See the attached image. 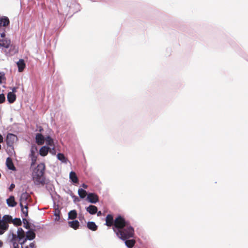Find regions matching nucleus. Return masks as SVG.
<instances>
[{
  "label": "nucleus",
  "mask_w": 248,
  "mask_h": 248,
  "mask_svg": "<svg viewBox=\"0 0 248 248\" xmlns=\"http://www.w3.org/2000/svg\"><path fill=\"white\" fill-rule=\"evenodd\" d=\"M11 242L12 243L13 245L15 243L16 244H19L18 243V237L16 236V235L13 233L12 234V237L11 239Z\"/></svg>",
  "instance_id": "28"
},
{
  "label": "nucleus",
  "mask_w": 248,
  "mask_h": 248,
  "mask_svg": "<svg viewBox=\"0 0 248 248\" xmlns=\"http://www.w3.org/2000/svg\"><path fill=\"white\" fill-rule=\"evenodd\" d=\"M81 186H82L83 188H85V189H86V188H88V186H87L86 184H83L81 185Z\"/></svg>",
  "instance_id": "40"
},
{
  "label": "nucleus",
  "mask_w": 248,
  "mask_h": 248,
  "mask_svg": "<svg viewBox=\"0 0 248 248\" xmlns=\"http://www.w3.org/2000/svg\"><path fill=\"white\" fill-rule=\"evenodd\" d=\"M70 179L71 180L72 182L74 183H77L78 181V178L76 174V173L74 171H71L69 174Z\"/></svg>",
  "instance_id": "21"
},
{
  "label": "nucleus",
  "mask_w": 248,
  "mask_h": 248,
  "mask_svg": "<svg viewBox=\"0 0 248 248\" xmlns=\"http://www.w3.org/2000/svg\"><path fill=\"white\" fill-rule=\"evenodd\" d=\"M3 141V138L2 135L0 134V143H2Z\"/></svg>",
  "instance_id": "41"
},
{
  "label": "nucleus",
  "mask_w": 248,
  "mask_h": 248,
  "mask_svg": "<svg viewBox=\"0 0 248 248\" xmlns=\"http://www.w3.org/2000/svg\"><path fill=\"white\" fill-rule=\"evenodd\" d=\"M22 248H29L28 246H24L23 245L21 246Z\"/></svg>",
  "instance_id": "44"
},
{
  "label": "nucleus",
  "mask_w": 248,
  "mask_h": 248,
  "mask_svg": "<svg viewBox=\"0 0 248 248\" xmlns=\"http://www.w3.org/2000/svg\"><path fill=\"white\" fill-rule=\"evenodd\" d=\"M45 170V165L44 163H40L34 169L32 173V178L35 185L44 184L45 178L44 174Z\"/></svg>",
  "instance_id": "1"
},
{
  "label": "nucleus",
  "mask_w": 248,
  "mask_h": 248,
  "mask_svg": "<svg viewBox=\"0 0 248 248\" xmlns=\"http://www.w3.org/2000/svg\"><path fill=\"white\" fill-rule=\"evenodd\" d=\"M17 140V137L13 134L9 133L6 137V143L8 146H12L16 141Z\"/></svg>",
  "instance_id": "6"
},
{
  "label": "nucleus",
  "mask_w": 248,
  "mask_h": 248,
  "mask_svg": "<svg viewBox=\"0 0 248 248\" xmlns=\"http://www.w3.org/2000/svg\"><path fill=\"white\" fill-rule=\"evenodd\" d=\"M4 52L5 53L6 55L8 54V52L6 50H4Z\"/></svg>",
  "instance_id": "47"
},
{
  "label": "nucleus",
  "mask_w": 248,
  "mask_h": 248,
  "mask_svg": "<svg viewBox=\"0 0 248 248\" xmlns=\"http://www.w3.org/2000/svg\"><path fill=\"white\" fill-rule=\"evenodd\" d=\"M12 222L16 226H20L22 224L20 219L17 218H15Z\"/></svg>",
  "instance_id": "31"
},
{
  "label": "nucleus",
  "mask_w": 248,
  "mask_h": 248,
  "mask_svg": "<svg viewBox=\"0 0 248 248\" xmlns=\"http://www.w3.org/2000/svg\"><path fill=\"white\" fill-rule=\"evenodd\" d=\"M87 200L92 203H95L99 201L98 196L93 193H90L87 195Z\"/></svg>",
  "instance_id": "8"
},
{
  "label": "nucleus",
  "mask_w": 248,
  "mask_h": 248,
  "mask_svg": "<svg viewBox=\"0 0 248 248\" xmlns=\"http://www.w3.org/2000/svg\"><path fill=\"white\" fill-rule=\"evenodd\" d=\"M129 224V222L125 221V219L123 217L121 216H118L114 219L113 230L115 232V231H116V230H120Z\"/></svg>",
  "instance_id": "3"
},
{
  "label": "nucleus",
  "mask_w": 248,
  "mask_h": 248,
  "mask_svg": "<svg viewBox=\"0 0 248 248\" xmlns=\"http://www.w3.org/2000/svg\"><path fill=\"white\" fill-rule=\"evenodd\" d=\"M30 196L27 192L23 193L20 199V205L21 207L24 206V205H28L27 204V201L29 199Z\"/></svg>",
  "instance_id": "7"
},
{
  "label": "nucleus",
  "mask_w": 248,
  "mask_h": 248,
  "mask_svg": "<svg viewBox=\"0 0 248 248\" xmlns=\"http://www.w3.org/2000/svg\"><path fill=\"white\" fill-rule=\"evenodd\" d=\"M57 158L59 160L62 161V162L66 163L67 161V159L65 157L64 155L62 153H59L57 155Z\"/></svg>",
  "instance_id": "27"
},
{
  "label": "nucleus",
  "mask_w": 248,
  "mask_h": 248,
  "mask_svg": "<svg viewBox=\"0 0 248 248\" xmlns=\"http://www.w3.org/2000/svg\"><path fill=\"white\" fill-rule=\"evenodd\" d=\"M97 216L99 217V216H101L102 215V212L101 211H99L98 212L97 211Z\"/></svg>",
  "instance_id": "43"
},
{
  "label": "nucleus",
  "mask_w": 248,
  "mask_h": 248,
  "mask_svg": "<svg viewBox=\"0 0 248 248\" xmlns=\"http://www.w3.org/2000/svg\"><path fill=\"white\" fill-rule=\"evenodd\" d=\"M45 140L44 137L41 134H36L35 140L36 142L38 145H40L43 144L44 143Z\"/></svg>",
  "instance_id": "10"
},
{
  "label": "nucleus",
  "mask_w": 248,
  "mask_h": 248,
  "mask_svg": "<svg viewBox=\"0 0 248 248\" xmlns=\"http://www.w3.org/2000/svg\"><path fill=\"white\" fill-rule=\"evenodd\" d=\"M16 236L18 237V241H20L22 239L24 238L25 235L23 230L22 228H18L17 230V234Z\"/></svg>",
  "instance_id": "20"
},
{
  "label": "nucleus",
  "mask_w": 248,
  "mask_h": 248,
  "mask_svg": "<svg viewBox=\"0 0 248 248\" xmlns=\"http://www.w3.org/2000/svg\"><path fill=\"white\" fill-rule=\"evenodd\" d=\"M49 151L51 154L53 155H55L56 154V151L54 148H53L52 149H50Z\"/></svg>",
  "instance_id": "36"
},
{
  "label": "nucleus",
  "mask_w": 248,
  "mask_h": 248,
  "mask_svg": "<svg viewBox=\"0 0 248 248\" xmlns=\"http://www.w3.org/2000/svg\"><path fill=\"white\" fill-rule=\"evenodd\" d=\"M22 240H23L20 241H18V243L20 244L21 246L23 245L24 243L27 241V240H28V239L27 238L26 236H25L24 238L22 239Z\"/></svg>",
  "instance_id": "35"
},
{
  "label": "nucleus",
  "mask_w": 248,
  "mask_h": 248,
  "mask_svg": "<svg viewBox=\"0 0 248 248\" xmlns=\"http://www.w3.org/2000/svg\"><path fill=\"white\" fill-rule=\"evenodd\" d=\"M8 225L0 220V235L2 234L8 229Z\"/></svg>",
  "instance_id": "12"
},
{
  "label": "nucleus",
  "mask_w": 248,
  "mask_h": 248,
  "mask_svg": "<svg viewBox=\"0 0 248 248\" xmlns=\"http://www.w3.org/2000/svg\"><path fill=\"white\" fill-rule=\"evenodd\" d=\"M6 164L7 168L11 170H16V167H15L12 160L10 157H8L6 159Z\"/></svg>",
  "instance_id": "13"
},
{
  "label": "nucleus",
  "mask_w": 248,
  "mask_h": 248,
  "mask_svg": "<svg viewBox=\"0 0 248 248\" xmlns=\"http://www.w3.org/2000/svg\"><path fill=\"white\" fill-rule=\"evenodd\" d=\"M12 46L11 41L10 39L6 37L4 32L0 33V48L2 49H6L11 47Z\"/></svg>",
  "instance_id": "4"
},
{
  "label": "nucleus",
  "mask_w": 248,
  "mask_h": 248,
  "mask_svg": "<svg viewBox=\"0 0 248 248\" xmlns=\"http://www.w3.org/2000/svg\"><path fill=\"white\" fill-rule=\"evenodd\" d=\"M3 245V242L0 240V248Z\"/></svg>",
  "instance_id": "45"
},
{
  "label": "nucleus",
  "mask_w": 248,
  "mask_h": 248,
  "mask_svg": "<svg viewBox=\"0 0 248 248\" xmlns=\"http://www.w3.org/2000/svg\"><path fill=\"white\" fill-rule=\"evenodd\" d=\"M78 194L79 197L82 199L84 198L88 195L87 192L82 188L78 189Z\"/></svg>",
  "instance_id": "26"
},
{
  "label": "nucleus",
  "mask_w": 248,
  "mask_h": 248,
  "mask_svg": "<svg viewBox=\"0 0 248 248\" xmlns=\"http://www.w3.org/2000/svg\"><path fill=\"white\" fill-rule=\"evenodd\" d=\"M3 80H6L5 74L3 72H0V84L2 83Z\"/></svg>",
  "instance_id": "33"
},
{
  "label": "nucleus",
  "mask_w": 248,
  "mask_h": 248,
  "mask_svg": "<svg viewBox=\"0 0 248 248\" xmlns=\"http://www.w3.org/2000/svg\"><path fill=\"white\" fill-rule=\"evenodd\" d=\"M16 90H17V88L14 87L12 89V92L15 93H16Z\"/></svg>",
  "instance_id": "42"
},
{
  "label": "nucleus",
  "mask_w": 248,
  "mask_h": 248,
  "mask_svg": "<svg viewBox=\"0 0 248 248\" xmlns=\"http://www.w3.org/2000/svg\"><path fill=\"white\" fill-rule=\"evenodd\" d=\"M114 222L113 216L111 214L108 215L106 217V225L108 227L114 226Z\"/></svg>",
  "instance_id": "9"
},
{
  "label": "nucleus",
  "mask_w": 248,
  "mask_h": 248,
  "mask_svg": "<svg viewBox=\"0 0 248 248\" xmlns=\"http://www.w3.org/2000/svg\"><path fill=\"white\" fill-rule=\"evenodd\" d=\"M77 217V213L75 210H71L68 213V218L75 219Z\"/></svg>",
  "instance_id": "24"
},
{
  "label": "nucleus",
  "mask_w": 248,
  "mask_h": 248,
  "mask_svg": "<svg viewBox=\"0 0 248 248\" xmlns=\"http://www.w3.org/2000/svg\"><path fill=\"white\" fill-rule=\"evenodd\" d=\"M115 233L120 239L125 240L134 237V229L129 224L120 230H116V231H115Z\"/></svg>",
  "instance_id": "2"
},
{
  "label": "nucleus",
  "mask_w": 248,
  "mask_h": 248,
  "mask_svg": "<svg viewBox=\"0 0 248 248\" xmlns=\"http://www.w3.org/2000/svg\"><path fill=\"white\" fill-rule=\"evenodd\" d=\"M1 221H3V222L6 224L8 223H11L12 221V217L9 215H4Z\"/></svg>",
  "instance_id": "25"
},
{
  "label": "nucleus",
  "mask_w": 248,
  "mask_h": 248,
  "mask_svg": "<svg viewBox=\"0 0 248 248\" xmlns=\"http://www.w3.org/2000/svg\"><path fill=\"white\" fill-rule=\"evenodd\" d=\"M77 199H78V198L76 197V198L75 199V201L77 200ZM78 201L79 200H78Z\"/></svg>",
  "instance_id": "48"
},
{
  "label": "nucleus",
  "mask_w": 248,
  "mask_h": 248,
  "mask_svg": "<svg viewBox=\"0 0 248 248\" xmlns=\"http://www.w3.org/2000/svg\"><path fill=\"white\" fill-rule=\"evenodd\" d=\"M16 99V95L12 93L9 92L7 94V100L10 103H13Z\"/></svg>",
  "instance_id": "17"
},
{
  "label": "nucleus",
  "mask_w": 248,
  "mask_h": 248,
  "mask_svg": "<svg viewBox=\"0 0 248 248\" xmlns=\"http://www.w3.org/2000/svg\"><path fill=\"white\" fill-rule=\"evenodd\" d=\"M77 199H78V198L76 197V198L75 199V201L77 200ZM78 201L79 200H78Z\"/></svg>",
  "instance_id": "49"
},
{
  "label": "nucleus",
  "mask_w": 248,
  "mask_h": 248,
  "mask_svg": "<svg viewBox=\"0 0 248 248\" xmlns=\"http://www.w3.org/2000/svg\"><path fill=\"white\" fill-rule=\"evenodd\" d=\"M5 101V97L4 94H0V104L3 103Z\"/></svg>",
  "instance_id": "34"
},
{
  "label": "nucleus",
  "mask_w": 248,
  "mask_h": 248,
  "mask_svg": "<svg viewBox=\"0 0 248 248\" xmlns=\"http://www.w3.org/2000/svg\"><path fill=\"white\" fill-rule=\"evenodd\" d=\"M23 222L24 224V227L26 229H29L30 228V225L29 221L25 218L23 219Z\"/></svg>",
  "instance_id": "32"
},
{
  "label": "nucleus",
  "mask_w": 248,
  "mask_h": 248,
  "mask_svg": "<svg viewBox=\"0 0 248 248\" xmlns=\"http://www.w3.org/2000/svg\"><path fill=\"white\" fill-rule=\"evenodd\" d=\"M46 144L50 145V146L53 145V143H54L53 140L50 136H47L46 138Z\"/></svg>",
  "instance_id": "30"
},
{
  "label": "nucleus",
  "mask_w": 248,
  "mask_h": 248,
  "mask_svg": "<svg viewBox=\"0 0 248 248\" xmlns=\"http://www.w3.org/2000/svg\"><path fill=\"white\" fill-rule=\"evenodd\" d=\"M26 237L28 240H32L35 237V233L31 230L28 231L26 232Z\"/></svg>",
  "instance_id": "22"
},
{
  "label": "nucleus",
  "mask_w": 248,
  "mask_h": 248,
  "mask_svg": "<svg viewBox=\"0 0 248 248\" xmlns=\"http://www.w3.org/2000/svg\"><path fill=\"white\" fill-rule=\"evenodd\" d=\"M21 208L23 214H24L25 217H27L28 215V205H24V206L21 207Z\"/></svg>",
  "instance_id": "29"
},
{
  "label": "nucleus",
  "mask_w": 248,
  "mask_h": 248,
  "mask_svg": "<svg viewBox=\"0 0 248 248\" xmlns=\"http://www.w3.org/2000/svg\"><path fill=\"white\" fill-rule=\"evenodd\" d=\"M68 225L74 230H77L79 226V223L78 220H73L71 221H68Z\"/></svg>",
  "instance_id": "18"
},
{
  "label": "nucleus",
  "mask_w": 248,
  "mask_h": 248,
  "mask_svg": "<svg viewBox=\"0 0 248 248\" xmlns=\"http://www.w3.org/2000/svg\"><path fill=\"white\" fill-rule=\"evenodd\" d=\"M15 184H12L11 185H10V186L9 187V190L10 191H12L13 190V189L15 188Z\"/></svg>",
  "instance_id": "37"
},
{
  "label": "nucleus",
  "mask_w": 248,
  "mask_h": 248,
  "mask_svg": "<svg viewBox=\"0 0 248 248\" xmlns=\"http://www.w3.org/2000/svg\"><path fill=\"white\" fill-rule=\"evenodd\" d=\"M87 227L89 229L93 231H95L97 229V226L93 221H89L87 224Z\"/></svg>",
  "instance_id": "19"
},
{
  "label": "nucleus",
  "mask_w": 248,
  "mask_h": 248,
  "mask_svg": "<svg viewBox=\"0 0 248 248\" xmlns=\"http://www.w3.org/2000/svg\"><path fill=\"white\" fill-rule=\"evenodd\" d=\"M49 149V147H46V146H43L40 149L39 154L42 156H46L47 155Z\"/></svg>",
  "instance_id": "16"
},
{
  "label": "nucleus",
  "mask_w": 248,
  "mask_h": 248,
  "mask_svg": "<svg viewBox=\"0 0 248 248\" xmlns=\"http://www.w3.org/2000/svg\"><path fill=\"white\" fill-rule=\"evenodd\" d=\"M125 244L129 248H132L135 245L136 241L134 239L125 240Z\"/></svg>",
  "instance_id": "23"
},
{
  "label": "nucleus",
  "mask_w": 248,
  "mask_h": 248,
  "mask_svg": "<svg viewBox=\"0 0 248 248\" xmlns=\"http://www.w3.org/2000/svg\"><path fill=\"white\" fill-rule=\"evenodd\" d=\"M17 65L19 72H22L26 66L24 61L23 59H20L17 62Z\"/></svg>",
  "instance_id": "15"
},
{
  "label": "nucleus",
  "mask_w": 248,
  "mask_h": 248,
  "mask_svg": "<svg viewBox=\"0 0 248 248\" xmlns=\"http://www.w3.org/2000/svg\"><path fill=\"white\" fill-rule=\"evenodd\" d=\"M30 248H36L35 243L34 242L31 243L30 244Z\"/></svg>",
  "instance_id": "38"
},
{
  "label": "nucleus",
  "mask_w": 248,
  "mask_h": 248,
  "mask_svg": "<svg viewBox=\"0 0 248 248\" xmlns=\"http://www.w3.org/2000/svg\"><path fill=\"white\" fill-rule=\"evenodd\" d=\"M14 248H19L18 244H16L15 243L13 245Z\"/></svg>",
  "instance_id": "39"
},
{
  "label": "nucleus",
  "mask_w": 248,
  "mask_h": 248,
  "mask_svg": "<svg viewBox=\"0 0 248 248\" xmlns=\"http://www.w3.org/2000/svg\"><path fill=\"white\" fill-rule=\"evenodd\" d=\"M86 211L91 215H94L97 213L98 209L96 206L90 205L86 208Z\"/></svg>",
  "instance_id": "11"
},
{
  "label": "nucleus",
  "mask_w": 248,
  "mask_h": 248,
  "mask_svg": "<svg viewBox=\"0 0 248 248\" xmlns=\"http://www.w3.org/2000/svg\"><path fill=\"white\" fill-rule=\"evenodd\" d=\"M37 148L36 146H32L31 151L30 154L29 155V157L31 159V167L33 166L37 161Z\"/></svg>",
  "instance_id": "5"
},
{
  "label": "nucleus",
  "mask_w": 248,
  "mask_h": 248,
  "mask_svg": "<svg viewBox=\"0 0 248 248\" xmlns=\"http://www.w3.org/2000/svg\"><path fill=\"white\" fill-rule=\"evenodd\" d=\"M7 203L9 206L10 207H15L16 205V202L15 200V198L14 196H11L6 200Z\"/></svg>",
  "instance_id": "14"
},
{
  "label": "nucleus",
  "mask_w": 248,
  "mask_h": 248,
  "mask_svg": "<svg viewBox=\"0 0 248 248\" xmlns=\"http://www.w3.org/2000/svg\"><path fill=\"white\" fill-rule=\"evenodd\" d=\"M43 130V129L41 127H40V129L39 130V132H42Z\"/></svg>",
  "instance_id": "46"
}]
</instances>
